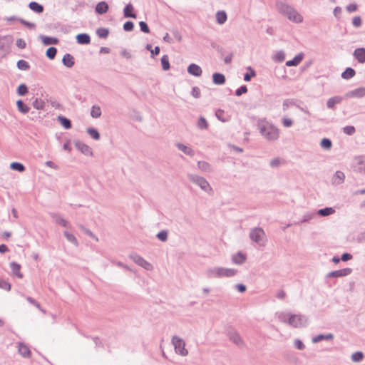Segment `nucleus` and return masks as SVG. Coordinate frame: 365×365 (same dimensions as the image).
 I'll return each instance as SVG.
<instances>
[{
  "mask_svg": "<svg viewBox=\"0 0 365 365\" xmlns=\"http://www.w3.org/2000/svg\"><path fill=\"white\" fill-rule=\"evenodd\" d=\"M260 134L269 141H275L279 137V129L266 119H259L257 124Z\"/></svg>",
  "mask_w": 365,
  "mask_h": 365,
  "instance_id": "1",
  "label": "nucleus"
},
{
  "mask_svg": "<svg viewBox=\"0 0 365 365\" xmlns=\"http://www.w3.org/2000/svg\"><path fill=\"white\" fill-rule=\"evenodd\" d=\"M276 6L279 13L286 16L289 20L295 23H300L303 21L302 16L288 4L278 1Z\"/></svg>",
  "mask_w": 365,
  "mask_h": 365,
  "instance_id": "2",
  "label": "nucleus"
},
{
  "mask_svg": "<svg viewBox=\"0 0 365 365\" xmlns=\"http://www.w3.org/2000/svg\"><path fill=\"white\" fill-rule=\"evenodd\" d=\"M237 273V270L232 268L214 267L208 271L209 277H231Z\"/></svg>",
  "mask_w": 365,
  "mask_h": 365,
  "instance_id": "3",
  "label": "nucleus"
},
{
  "mask_svg": "<svg viewBox=\"0 0 365 365\" xmlns=\"http://www.w3.org/2000/svg\"><path fill=\"white\" fill-rule=\"evenodd\" d=\"M250 238L252 241L262 246L264 245L266 234L262 227L252 228L250 232Z\"/></svg>",
  "mask_w": 365,
  "mask_h": 365,
  "instance_id": "4",
  "label": "nucleus"
},
{
  "mask_svg": "<svg viewBox=\"0 0 365 365\" xmlns=\"http://www.w3.org/2000/svg\"><path fill=\"white\" fill-rule=\"evenodd\" d=\"M172 344L174 346L176 354L182 356H185L188 354V351L185 349V342L182 339L175 335L172 338Z\"/></svg>",
  "mask_w": 365,
  "mask_h": 365,
  "instance_id": "5",
  "label": "nucleus"
},
{
  "mask_svg": "<svg viewBox=\"0 0 365 365\" xmlns=\"http://www.w3.org/2000/svg\"><path fill=\"white\" fill-rule=\"evenodd\" d=\"M187 178L190 181L197 185L202 190L205 192L212 190V187H210L209 182L203 177L194 174H188Z\"/></svg>",
  "mask_w": 365,
  "mask_h": 365,
  "instance_id": "6",
  "label": "nucleus"
},
{
  "mask_svg": "<svg viewBox=\"0 0 365 365\" xmlns=\"http://www.w3.org/2000/svg\"><path fill=\"white\" fill-rule=\"evenodd\" d=\"M129 257L135 263H136L138 265L142 267L143 268H144L146 270L149 271L153 269V265L150 262H148L145 259H143L142 257H140V255H138L135 253L130 255Z\"/></svg>",
  "mask_w": 365,
  "mask_h": 365,
  "instance_id": "7",
  "label": "nucleus"
},
{
  "mask_svg": "<svg viewBox=\"0 0 365 365\" xmlns=\"http://www.w3.org/2000/svg\"><path fill=\"white\" fill-rule=\"evenodd\" d=\"M227 336L230 341H232L235 344L238 346H242L244 345V341L239 333L233 328H230L227 330Z\"/></svg>",
  "mask_w": 365,
  "mask_h": 365,
  "instance_id": "8",
  "label": "nucleus"
},
{
  "mask_svg": "<svg viewBox=\"0 0 365 365\" xmlns=\"http://www.w3.org/2000/svg\"><path fill=\"white\" fill-rule=\"evenodd\" d=\"M352 272L351 268H344L339 270L331 271L326 275V278L342 277L350 274Z\"/></svg>",
  "mask_w": 365,
  "mask_h": 365,
  "instance_id": "9",
  "label": "nucleus"
},
{
  "mask_svg": "<svg viewBox=\"0 0 365 365\" xmlns=\"http://www.w3.org/2000/svg\"><path fill=\"white\" fill-rule=\"evenodd\" d=\"M75 147L81 151L83 154L86 155H92L93 152L92 149L84 143L80 141V140H76L75 143Z\"/></svg>",
  "mask_w": 365,
  "mask_h": 365,
  "instance_id": "10",
  "label": "nucleus"
},
{
  "mask_svg": "<svg viewBox=\"0 0 365 365\" xmlns=\"http://www.w3.org/2000/svg\"><path fill=\"white\" fill-rule=\"evenodd\" d=\"M292 317H295L292 324H289L293 327L299 328L304 327L306 324L307 319L304 316L298 314H292Z\"/></svg>",
  "mask_w": 365,
  "mask_h": 365,
  "instance_id": "11",
  "label": "nucleus"
},
{
  "mask_svg": "<svg viewBox=\"0 0 365 365\" xmlns=\"http://www.w3.org/2000/svg\"><path fill=\"white\" fill-rule=\"evenodd\" d=\"M346 96L348 98H351V97H356V98H363L364 96H365V88L364 87L357 88L353 91L348 92L346 94Z\"/></svg>",
  "mask_w": 365,
  "mask_h": 365,
  "instance_id": "12",
  "label": "nucleus"
},
{
  "mask_svg": "<svg viewBox=\"0 0 365 365\" xmlns=\"http://www.w3.org/2000/svg\"><path fill=\"white\" fill-rule=\"evenodd\" d=\"M38 38L41 40L42 43L44 46L48 45H56L59 43L58 38L56 37L46 36L43 35H40Z\"/></svg>",
  "mask_w": 365,
  "mask_h": 365,
  "instance_id": "13",
  "label": "nucleus"
},
{
  "mask_svg": "<svg viewBox=\"0 0 365 365\" xmlns=\"http://www.w3.org/2000/svg\"><path fill=\"white\" fill-rule=\"evenodd\" d=\"M187 72L195 77H199L202 75V71L200 66L195 63H191L187 67Z\"/></svg>",
  "mask_w": 365,
  "mask_h": 365,
  "instance_id": "14",
  "label": "nucleus"
},
{
  "mask_svg": "<svg viewBox=\"0 0 365 365\" xmlns=\"http://www.w3.org/2000/svg\"><path fill=\"white\" fill-rule=\"evenodd\" d=\"M76 39V42L81 45H87L91 43V36L86 33L78 34Z\"/></svg>",
  "mask_w": 365,
  "mask_h": 365,
  "instance_id": "15",
  "label": "nucleus"
},
{
  "mask_svg": "<svg viewBox=\"0 0 365 365\" xmlns=\"http://www.w3.org/2000/svg\"><path fill=\"white\" fill-rule=\"evenodd\" d=\"M353 56L360 63H365V48H358L354 50Z\"/></svg>",
  "mask_w": 365,
  "mask_h": 365,
  "instance_id": "16",
  "label": "nucleus"
},
{
  "mask_svg": "<svg viewBox=\"0 0 365 365\" xmlns=\"http://www.w3.org/2000/svg\"><path fill=\"white\" fill-rule=\"evenodd\" d=\"M345 179V175L341 171H336L331 178V182L333 185H338L344 182Z\"/></svg>",
  "mask_w": 365,
  "mask_h": 365,
  "instance_id": "17",
  "label": "nucleus"
},
{
  "mask_svg": "<svg viewBox=\"0 0 365 365\" xmlns=\"http://www.w3.org/2000/svg\"><path fill=\"white\" fill-rule=\"evenodd\" d=\"M123 16L125 18L136 19V14L134 12V7L132 4H128L123 9Z\"/></svg>",
  "mask_w": 365,
  "mask_h": 365,
  "instance_id": "18",
  "label": "nucleus"
},
{
  "mask_svg": "<svg viewBox=\"0 0 365 365\" xmlns=\"http://www.w3.org/2000/svg\"><path fill=\"white\" fill-rule=\"evenodd\" d=\"M303 58H304V53H299L297 55H296L292 60L287 61L286 62V66H289V67L297 66L302 62Z\"/></svg>",
  "mask_w": 365,
  "mask_h": 365,
  "instance_id": "19",
  "label": "nucleus"
},
{
  "mask_svg": "<svg viewBox=\"0 0 365 365\" xmlns=\"http://www.w3.org/2000/svg\"><path fill=\"white\" fill-rule=\"evenodd\" d=\"M226 81L224 74L215 72L212 74V82L215 85H223Z\"/></svg>",
  "mask_w": 365,
  "mask_h": 365,
  "instance_id": "20",
  "label": "nucleus"
},
{
  "mask_svg": "<svg viewBox=\"0 0 365 365\" xmlns=\"http://www.w3.org/2000/svg\"><path fill=\"white\" fill-rule=\"evenodd\" d=\"M175 146L185 155L191 157L194 156L195 155V151L190 147H188L182 143H177Z\"/></svg>",
  "mask_w": 365,
  "mask_h": 365,
  "instance_id": "21",
  "label": "nucleus"
},
{
  "mask_svg": "<svg viewBox=\"0 0 365 365\" xmlns=\"http://www.w3.org/2000/svg\"><path fill=\"white\" fill-rule=\"evenodd\" d=\"M108 4L106 1H101L96 4L95 11L98 14L102 15L108 11Z\"/></svg>",
  "mask_w": 365,
  "mask_h": 365,
  "instance_id": "22",
  "label": "nucleus"
},
{
  "mask_svg": "<svg viewBox=\"0 0 365 365\" xmlns=\"http://www.w3.org/2000/svg\"><path fill=\"white\" fill-rule=\"evenodd\" d=\"M63 64L67 68H72L75 64L73 56L70 53H66L62 58Z\"/></svg>",
  "mask_w": 365,
  "mask_h": 365,
  "instance_id": "23",
  "label": "nucleus"
},
{
  "mask_svg": "<svg viewBox=\"0 0 365 365\" xmlns=\"http://www.w3.org/2000/svg\"><path fill=\"white\" fill-rule=\"evenodd\" d=\"M10 267L11 269V271H12V274L17 277L19 279H21L23 278V274L22 273L20 272V269H21V265L16 262H11L10 263Z\"/></svg>",
  "mask_w": 365,
  "mask_h": 365,
  "instance_id": "24",
  "label": "nucleus"
},
{
  "mask_svg": "<svg viewBox=\"0 0 365 365\" xmlns=\"http://www.w3.org/2000/svg\"><path fill=\"white\" fill-rule=\"evenodd\" d=\"M232 261L236 264H242L246 261V256L242 252H238L232 255Z\"/></svg>",
  "mask_w": 365,
  "mask_h": 365,
  "instance_id": "25",
  "label": "nucleus"
},
{
  "mask_svg": "<svg viewBox=\"0 0 365 365\" xmlns=\"http://www.w3.org/2000/svg\"><path fill=\"white\" fill-rule=\"evenodd\" d=\"M295 317H292V314L281 312L278 314V319L283 323L292 324Z\"/></svg>",
  "mask_w": 365,
  "mask_h": 365,
  "instance_id": "26",
  "label": "nucleus"
},
{
  "mask_svg": "<svg viewBox=\"0 0 365 365\" xmlns=\"http://www.w3.org/2000/svg\"><path fill=\"white\" fill-rule=\"evenodd\" d=\"M29 8L33 11L35 13H37V14H41L44 11V7L43 5L38 4V2L36 1H31L29 4Z\"/></svg>",
  "mask_w": 365,
  "mask_h": 365,
  "instance_id": "27",
  "label": "nucleus"
},
{
  "mask_svg": "<svg viewBox=\"0 0 365 365\" xmlns=\"http://www.w3.org/2000/svg\"><path fill=\"white\" fill-rule=\"evenodd\" d=\"M334 208L331 207H326L317 210V214L321 217H327L335 213Z\"/></svg>",
  "mask_w": 365,
  "mask_h": 365,
  "instance_id": "28",
  "label": "nucleus"
},
{
  "mask_svg": "<svg viewBox=\"0 0 365 365\" xmlns=\"http://www.w3.org/2000/svg\"><path fill=\"white\" fill-rule=\"evenodd\" d=\"M57 120L66 129H70L72 127L71 120L63 115H58Z\"/></svg>",
  "mask_w": 365,
  "mask_h": 365,
  "instance_id": "29",
  "label": "nucleus"
},
{
  "mask_svg": "<svg viewBox=\"0 0 365 365\" xmlns=\"http://www.w3.org/2000/svg\"><path fill=\"white\" fill-rule=\"evenodd\" d=\"M19 352L25 358H29L31 356V351L29 348L23 343H20L19 345Z\"/></svg>",
  "mask_w": 365,
  "mask_h": 365,
  "instance_id": "30",
  "label": "nucleus"
},
{
  "mask_svg": "<svg viewBox=\"0 0 365 365\" xmlns=\"http://www.w3.org/2000/svg\"><path fill=\"white\" fill-rule=\"evenodd\" d=\"M356 74V71L354 68L351 67H347L342 73H341V78L343 79H350L353 78Z\"/></svg>",
  "mask_w": 365,
  "mask_h": 365,
  "instance_id": "31",
  "label": "nucleus"
},
{
  "mask_svg": "<svg viewBox=\"0 0 365 365\" xmlns=\"http://www.w3.org/2000/svg\"><path fill=\"white\" fill-rule=\"evenodd\" d=\"M334 339V335L331 333L327 334H319L312 338V341L314 343H318L322 340H332Z\"/></svg>",
  "mask_w": 365,
  "mask_h": 365,
  "instance_id": "32",
  "label": "nucleus"
},
{
  "mask_svg": "<svg viewBox=\"0 0 365 365\" xmlns=\"http://www.w3.org/2000/svg\"><path fill=\"white\" fill-rule=\"evenodd\" d=\"M16 106L18 110L23 114L29 113L30 110V108L21 99L16 101Z\"/></svg>",
  "mask_w": 365,
  "mask_h": 365,
  "instance_id": "33",
  "label": "nucleus"
},
{
  "mask_svg": "<svg viewBox=\"0 0 365 365\" xmlns=\"http://www.w3.org/2000/svg\"><path fill=\"white\" fill-rule=\"evenodd\" d=\"M51 216L57 224H58L64 227H68V222L66 220H65L63 218H62L60 215H58V214L51 213Z\"/></svg>",
  "mask_w": 365,
  "mask_h": 365,
  "instance_id": "34",
  "label": "nucleus"
},
{
  "mask_svg": "<svg viewBox=\"0 0 365 365\" xmlns=\"http://www.w3.org/2000/svg\"><path fill=\"white\" fill-rule=\"evenodd\" d=\"M227 19V14L225 11H218L216 13V21L219 24H223Z\"/></svg>",
  "mask_w": 365,
  "mask_h": 365,
  "instance_id": "35",
  "label": "nucleus"
},
{
  "mask_svg": "<svg viewBox=\"0 0 365 365\" xmlns=\"http://www.w3.org/2000/svg\"><path fill=\"white\" fill-rule=\"evenodd\" d=\"M341 101V98L339 96H334L332 98H330L327 103V106L330 109H334L335 107V105L337 103H339Z\"/></svg>",
  "mask_w": 365,
  "mask_h": 365,
  "instance_id": "36",
  "label": "nucleus"
},
{
  "mask_svg": "<svg viewBox=\"0 0 365 365\" xmlns=\"http://www.w3.org/2000/svg\"><path fill=\"white\" fill-rule=\"evenodd\" d=\"M10 168L13 170H16L19 173H22L26 170L25 166L22 163L19 162H12L10 164Z\"/></svg>",
  "mask_w": 365,
  "mask_h": 365,
  "instance_id": "37",
  "label": "nucleus"
},
{
  "mask_svg": "<svg viewBox=\"0 0 365 365\" xmlns=\"http://www.w3.org/2000/svg\"><path fill=\"white\" fill-rule=\"evenodd\" d=\"M87 133L93 139L96 140H98L101 138L98 130L95 128L91 127L87 128Z\"/></svg>",
  "mask_w": 365,
  "mask_h": 365,
  "instance_id": "38",
  "label": "nucleus"
},
{
  "mask_svg": "<svg viewBox=\"0 0 365 365\" xmlns=\"http://www.w3.org/2000/svg\"><path fill=\"white\" fill-rule=\"evenodd\" d=\"M315 217V213L314 212H307L304 215L302 219L300 221L295 222L294 225H301L304 222H309L310 220L313 219Z\"/></svg>",
  "mask_w": 365,
  "mask_h": 365,
  "instance_id": "39",
  "label": "nucleus"
},
{
  "mask_svg": "<svg viewBox=\"0 0 365 365\" xmlns=\"http://www.w3.org/2000/svg\"><path fill=\"white\" fill-rule=\"evenodd\" d=\"M247 69V72L244 74V80L248 82L256 76V72L251 66H248Z\"/></svg>",
  "mask_w": 365,
  "mask_h": 365,
  "instance_id": "40",
  "label": "nucleus"
},
{
  "mask_svg": "<svg viewBox=\"0 0 365 365\" xmlns=\"http://www.w3.org/2000/svg\"><path fill=\"white\" fill-rule=\"evenodd\" d=\"M320 146L327 150H329L332 147V142L329 138H324L320 142Z\"/></svg>",
  "mask_w": 365,
  "mask_h": 365,
  "instance_id": "41",
  "label": "nucleus"
},
{
  "mask_svg": "<svg viewBox=\"0 0 365 365\" xmlns=\"http://www.w3.org/2000/svg\"><path fill=\"white\" fill-rule=\"evenodd\" d=\"M162 68L163 71H168L170 68L169 58L168 55H163L160 59Z\"/></svg>",
  "mask_w": 365,
  "mask_h": 365,
  "instance_id": "42",
  "label": "nucleus"
},
{
  "mask_svg": "<svg viewBox=\"0 0 365 365\" xmlns=\"http://www.w3.org/2000/svg\"><path fill=\"white\" fill-rule=\"evenodd\" d=\"M96 34L101 38H106L109 35V29L101 27L96 30Z\"/></svg>",
  "mask_w": 365,
  "mask_h": 365,
  "instance_id": "43",
  "label": "nucleus"
},
{
  "mask_svg": "<svg viewBox=\"0 0 365 365\" xmlns=\"http://www.w3.org/2000/svg\"><path fill=\"white\" fill-rule=\"evenodd\" d=\"M16 66L19 70L21 71H28L30 69L29 63L25 60H19L16 63Z\"/></svg>",
  "mask_w": 365,
  "mask_h": 365,
  "instance_id": "44",
  "label": "nucleus"
},
{
  "mask_svg": "<svg viewBox=\"0 0 365 365\" xmlns=\"http://www.w3.org/2000/svg\"><path fill=\"white\" fill-rule=\"evenodd\" d=\"M29 92V88L24 83L20 84L17 89H16V93L20 96H24L26 95Z\"/></svg>",
  "mask_w": 365,
  "mask_h": 365,
  "instance_id": "45",
  "label": "nucleus"
},
{
  "mask_svg": "<svg viewBox=\"0 0 365 365\" xmlns=\"http://www.w3.org/2000/svg\"><path fill=\"white\" fill-rule=\"evenodd\" d=\"M56 53H57V48L53 46H51V47H49L46 50V56L48 58L53 60L55 58Z\"/></svg>",
  "mask_w": 365,
  "mask_h": 365,
  "instance_id": "46",
  "label": "nucleus"
},
{
  "mask_svg": "<svg viewBox=\"0 0 365 365\" xmlns=\"http://www.w3.org/2000/svg\"><path fill=\"white\" fill-rule=\"evenodd\" d=\"M63 235L65 236V237L66 238V240L68 242L73 243L76 246H77L78 245L77 239L73 234L68 232V231H65L63 232Z\"/></svg>",
  "mask_w": 365,
  "mask_h": 365,
  "instance_id": "47",
  "label": "nucleus"
},
{
  "mask_svg": "<svg viewBox=\"0 0 365 365\" xmlns=\"http://www.w3.org/2000/svg\"><path fill=\"white\" fill-rule=\"evenodd\" d=\"M156 237L161 242H166L168 238V231L163 230L160 231L157 235Z\"/></svg>",
  "mask_w": 365,
  "mask_h": 365,
  "instance_id": "48",
  "label": "nucleus"
},
{
  "mask_svg": "<svg viewBox=\"0 0 365 365\" xmlns=\"http://www.w3.org/2000/svg\"><path fill=\"white\" fill-rule=\"evenodd\" d=\"M32 105L36 110H43L45 108V102L41 99L36 98Z\"/></svg>",
  "mask_w": 365,
  "mask_h": 365,
  "instance_id": "49",
  "label": "nucleus"
},
{
  "mask_svg": "<svg viewBox=\"0 0 365 365\" xmlns=\"http://www.w3.org/2000/svg\"><path fill=\"white\" fill-rule=\"evenodd\" d=\"M272 58L276 62H282L285 59V53L283 51H279L274 55Z\"/></svg>",
  "mask_w": 365,
  "mask_h": 365,
  "instance_id": "50",
  "label": "nucleus"
},
{
  "mask_svg": "<svg viewBox=\"0 0 365 365\" xmlns=\"http://www.w3.org/2000/svg\"><path fill=\"white\" fill-rule=\"evenodd\" d=\"M91 115L94 118H98L101 115V108L98 106H93L91 111Z\"/></svg>",
  "mask_w": 365,
  "mask_h": 365,
  "instance_id": "51",
  "label": "nucleus"
},
{
  "mask_svg": "<svg viewBox=\"0 0 365 365\" xmlns=\"http://www.w3.org/2000/svg\"><path fill=\"white\" fill-rule=\"evenodd\" d=\"M197 127L201 130L207 129L208 128V123L204 117L200 116L199 118L197 121Z\"/></svg>",
  "mask_w": 365,
  "mask_h": 365,
  "instance_id": "52",
  "label": "nucleus"
},
{
  "mask_svg": "<svg viewBox=\"0 0 365 365\" xmlns=\"http://www.w3.org/2000/svg\"><path fill=\"white\" fill-rule=\"evenodd\" d=\"M364 356L361 351H356L351 355V360L354 362H360L363 360Z\"/></svg>",
  "mask_w": 365,
  "mask_h": 365,
  "instance_id": "53",
  "label": "nucleus"
},
{
  "mask_svg": "<svg viewBox=\"0 0 365 365\" xmlns=\"http://www.w3.org/2000/svg\"><path fill=\"white\" fill-rule=\"evenodd\" d=\"M197 167L202 171H209L210 170V165L205 161H198Z\"/></svg>",
  "mask_w": 365,
  "mask_h": 365,
  "instance_id": "54",
  "label": "nucleus"
},
{
  "mask_svg": "<svg viewBox=\"0 0 365 365\" xmlns=\"http://www.w3.org/2000/svg\"><path fill=\"white\" fill-rule=\"evenodd\" d=\"M46 101L49 103L52 107L56 109H61L62 108L61 104H60L56 99L50 97L49 98H46Z\"/></svg>",
  "mask_w": 365,
  "mask_h": 365,
  "instance_id": "55",
  "label": "nucleus"
},
{
  "mask_svg": "<svg viewBox=\"0 0 365 365\" xmlns=\"http://www.w3.org/2000/svg\"><path fill=\"white\" fill-rule=\"evenodd\" d=\"M79 227L86 235L98 241V237L90 230L86 228L82 225H80Z\"/></svg>",
  "mask_w": 365,
  "mask_h": 365,
  "instance_id": "56",
  "label": "nucleus"
},
{
  "mask_svg": "<svg viewBox=\"0 0 365 365\" xmlns=\"http://www.w3.org/2000/svg\"><path fill=\"white\" fill-rule=\"evenodd\" d=\"M343 131L345 134L349 135H352L355 133L356 129L355 127L353 125H346L343 128Z\"/></svg>",
  "mask_w": 365,
  "mask_h": 365,
  "instance_id": "57",
  "label": "nucleus"
},
{
  "mask_svg": "<svg viewBox=\"0 0 365 365\" xmlns=\"http://www.w3.org/2000/svg\"><path fill=\"white\" fill-rule=\"evenodd\" d=\"M248 91L247 87L245 85L241 86L235 91V95L237 96H240L242 94L247 93Z\"/></svg>",
  "mask_w": 365,
  "mask_h": 365,
  "instance_id": "58",
  "label": "nucleus"
},
{
  "mask_svg": "<svg viewBox=\"0 0 365 365\" xmlns=\"http://www.w3.org/2000/svg\"><path fill=\"white\" fill-rule=\"evenodd\" d=\"M123 27L125 31H132L134 29V23L131 21H128L123 24Z\"/></svg>",
  "mask_w": 365,
  "mask_h": 365,
  "instance_id": "59",
  "label": "nucleus"
},
{
  "mask_svg": "<svg viewBox=\"0 0 365 365\" xmlns=\"http://www.w3.org/2000/svg\"><path fill=\"white\" fill-rule=\"evenodd\" d=\"M139 26H140V31L145 34H149L150 33V29H149V26L147 24L146 22L145 21H140L139 22Z\"/></svg>",
  "mask_w": 365,
  "mask_h": 365,
  "instance_id": "60",
  "label": "nucleus"
},
{
  "mask_svg": "<svg viewBox=\"0 0 365 365\" xmlns=\"http://www.w3.org/2000/svg\"><path fill=\"white\" fill-rule=\"evenodd\" d=\"M19 22L24 26H26L29 29H34L36 28V24L24 19H19Z\"/></svg>",
  "mask_w": 365,
  "mask_h": 365,
  "instance_id": "61",
  "label": "nucleus"
},
{
  "mask_svg": "<svg viewBox=\"0 0 365 365\" xmlns=\"http://www.w3.org/2000/svg\"><path fill=\"white\" fill-rule=\"evenodd\" d=\"M352 24L354 27H360L362 24L361 18L359 16L354 17L352 19Z\"/></svg>",
  "mask_w": 365,
  "mask_h": 365,
  "instance_id": "62",
  "label": "nucleus"
},
{
  "mask_svg": "<svg viewBox=\"0 0 365 365\" xmlns=\"http://www.w3.org/2000/svg\"><path fill=\"white\" fill-rule=\"evenodd\" d=\"M191 95L195 98H199L200 97V89L197 86L193 87Z\"/></svg>",
  "mask_w": 365,
  "mask_h": 365,
  "instance_id": "63",
  "label": "nucleus"
},
{
  "mask_svg": "<svg viewBox=\"0 0 365 365\" xmlns=\"http://www.w3.org/2000/svg\"><path fill=\"white\" fill-rule=\"evenodd\" d=\"M269 164L272 168H277L281 164V160L279 158H275L270 161Z\"/></svg>",
  "mask_w": 365,
  "mask_h": 365,
  "instance_id": "64",
  "label": "nucleus"
}]
</instances>
